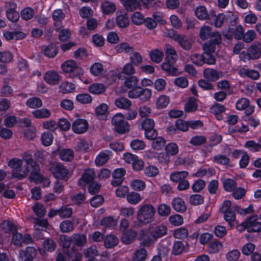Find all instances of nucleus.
Instances as JSON below:
<instances>
[{"instance_id": "obj_1", "label": "nucleus", "mask_w": 261, "mask_h": 261, "mask_svg": "<svg viewBox=\"0 0 261 261\" xmlns=\"http://www.w3.org/2000/svg\"><path fill=\"white\" fill-rule=\"evenodd\" d=\"M155 209L150 204H144L141 206L137 213V221L134 224L135 227H140L154 221Z\"/></svg>"}, {"instance_id": "obj_2", "label": "nucleus", "mask_w": 261, "mask_h": 261, "mask_svg": "<svg viewBox=\"0 0 261 261\" xmlns=\"http://www.w3.org/2000/svg\"><path fill=\"white\" fill-rule=\"evenodd\" d=\"M8 165L12 169V175L13 177L18 179H21L25 177L29 172V167L25 166L22 167V161L17 158H13L10 160Z\"/></svg>"}, {"instance_id": "obj_3", "label": "nucleus", "mask_w": 261, "mask_h": 261, "mask_svg": "<svg viewBox=\"0 0 261 261\" xmlns=\"http://www.w3.org/2000/svg\"><path fill=\"white\" fill-rule=\"evenodd\" d=\"M210 39V40L203 44V49L206 53H214L216 46L220 45L222 43L221 35L218 32L215 31Z\"/></svg>"}, {"instance_id": "obj_4", "label": "nucleus", "mask_w": 261, "mask_h": 261, "mask_svg": "<svg viewBox=\"0 0 261 261\" xmlns=\"http://www.w3.org/2000/svg\"><path fill=\"white\" fill-rule=\"evenodd\" d=\"M112 123L115 126V130L119 134H122L129 131V125L124 120L123 115L120 113L116 114L113 117Z\"/></svg>"}, {"instance_id": "obj_5", "label": "nucleus", "mask_w": 261, "mask_h": 261, "mask_svg": "<svg viewBox=\"0 0 261 261\" xmlns=\"http://www.w3.org/2000/svg\"><path fill=\"white\" fill-rule=\"evenodd\" d=\"M61 67L64 72L70 73V77H76L82 75L84 73L82 68L77 66L76 63L73 60L64 62Z\"/></svg>"}, {"instance_id": "obj_6", "label": "nucleus", "mask_w": 261, "mask_h": 261, "mask_svg": "<svg viewBox=\"0 0 261 261\" xmlns=\"http://www.w3.org/2000/svg\"><path fill=\"white\" fill-rule=\"evenodd\" d=\"M50 169L56 178L67 179L69 177V171L60 163L53 164Z\"/></svg>"}, {"instance_id": "obj_7", "label": "nucleus", "mask_w": 261, "mask_h": 261, "mask_svg": "<svg viewBox=\"0 0 261 261\" xmlns=\"http://www.w3.org/2000/svg\"><path fill=\"white\" fill-rule=\"evenodd\" d=\"M95 177V172L93 169H85L79 181V184L82 187H85L94 181Z\"/></svg>"}, {"instance_id": "obj_8", "label": "nucleus", "mask_w": 261, "mask_h": 261, "mask_svg": "<svg viewBox=\"0 0 261 261\" xmlns=\"http://www.w3.org/2000/svg\"><path fill=\"white\" fill-rule=\"evenodd\" d=\"M6 6L8 7L6 12L7 18L13 22H17L19 18V14L15 10L16 4L14 2H8Z\"/></svg>"}, {"instance_id": "obj_9", "label": "nucleus", "mask_w": 261, "mask_h": 261, "mask_svg": "<svg viewBox=\"0 0 261 261\" xmlns=\"http://www.w3.org/2000/svg\"><path fill=\"white\" fill-rule=\"evenodd\" d=\"M176 42L185 50L189 51L191 49L194 41L191 38L184 34H180V36L176 38Z\"/></svg>"}, {"instance_id": "obj_10", "label": "nucleus", "mask_w": 261, "mask_h": 261, "mask_svg": "<svg viewBox=\"0 0 261 261\" xmlns=\"http://www.w3.org/2000/svg\"><path fill=\"white\" fill-rule=\"evenodd\" d=\"M88 123L86 120L77 119L75 120L72 125V129L73 132L80 134L85 133L88 128Z\"/></svg>"}, {"instance_id": "obj_11", "label": "nucleus", "mask_w": 261, "mask_h": 261, "mask_svg": "<svg viewBox=\"0 0 261 261\" xmlns=\"http://www.w3.org/2000/svg\"><path fill=\"white\" fill-rule=\"evenodd\" d=\"M167 233V228L164 225L152 226L149 229V233L155 240L166 235Z\"/></svg>"}, {"instance_id": "obj_12", "label": "nucleus", "mask_w": 261, "mask_h": 261, "mask_svg": "<svg viewBox=\"0 0 261 261\" xmlns=\"http://www.w3.org/2000/svg\"><path fill=\"white\" fill-rule=\"evenodd\" d=\"M203 76L209 82H215L223 76L222 71H218L212 68H206L203 71Z\"/></svg>"}, {"instance_id": "obj_13", "label": "nucleus", "mask_w": 261, "mask_h": 261, "mask_svg": "<svg viewBox=\"0 0 261 261\" xmlns=\"http://www.w3.org/2000/svg\"><path fill=\"white\" fill-rule=\"evenodd\" d=\"M245 55L247 60H255L258 59L261 56V51L259 47L256 45H252L248 49L247 53L241 54V56Z\"/></svg>"}, {"instance_id": "obj_14", "label": "nucleus", "mask_w": 261, "mask_h": 261, "mask_svg": "<svg viewBox=\"0 0 261 261\" xmlns=\"http://www.w3.org/2000/svg\"><path fill=\"white\" fill-rule=\"evenodd\" d=\"M31 168L32 170L29 176L30 181H33L36 184L42 182L44 177L40 173V169L39 165L31 167Z\"/></svg>"}, {"instance_id": "obj_15", "label": "nucleus", "mask_w": 261, "mask_h": 261, "mask_svg": "<svg viewBox=\"0 0 261 261\" xmlns=\"http://www.w3.org/2000/svg\"><path fill=\"white\" fill-rule=\"evenodd\" d=\"M62 246L64 249V252L68 257L71 256V252L69 250L71 246V242H72V237H69L66 235H62L60 237Z\"/></svg>"}, {"instance_id": "obj_16", "label": "nucleus", "mask_w": 261, "mask_h": 261, "mask_svg": "<svg viewBox=\"0 0 261 261\" xmlns=\"http://www.w3.org/2000/svg\"><path fill=\"white\" fill-rule=\"evenodd\" d=\"M173 61L171 63L170 59H168V61L161 64V68L168 74L172 76H176L178 74V69L173 65Z\"/></svg>"}, {"instance_id": "obj_17", "label": "nucleus", "mask_w": 261, "mask_h": 261, "mask_svg": "<svg viewBox=\"0 0 261 261\" xmlns=\"http://www.w3.org/2000/svg\"><path fill=\"white\" fill-rule=\"evenodd\" d=\"M44 79L48 84L54 85L58 83L60 76L57 72L55 71H49L45 74Z\"/></svg>"}, {"instance_id": "obj_18", "label": "nucleus", "mask_w": 261, "mask_h": 261, "mask_svg": "<svg viewBox=\"0 0 261 261\" xmlns=\"http://www.w3.org/2000/svg\"><path fill=\"white\" fill-rule=\"evenodd\" d=\"M37 254V251L34 247H27L24 251H21L20 253V256L22 259L30 260L33 259Z\"/></svg>"}, {"instance_id": "obj_19", "label": "nucleus", "mask_w": 261, "mask_h": 261, "mask_svg": "<svg viewBox=\"0 0 261 261\" xmlns=\"http://www.w3.org/2000/svg\"><path fill=\"white\" fill-rule=\"evenodd\" d=\"M110 150H105L101 152L96 157L95 163L97 166H102L105 164L112 155Z\"/></svg>"}, {"instance_id": "obj_20", "label": "nucleus", "mask_w": 261, "mask_h": 261, "mask_svg": "<svg viewBox=\"0 0 261 261\" xmlns=\"http://www.w3.org/2000/svg\"><path fill=\"white\" fill-rule=\"evenodd\" d=\"M136 236V231L131 229L128 231H126L123 233L121 237V241L124 244L128 245L135 240Z\"/></svg>"}, {"instance_id": "obj_21", "label": "nucleus", "mask_w": 261, "mask_h": 261, "mask_svg": "<svg viewBox=\"0 0 261 261\" xmlns=\"http://www.w3.org/2000/svg\"><path fill=\"white\" fill-rule=\"evenodd\" d=\"M149 57L152 62L155 63H160L164 57L163 52L159 49L151 50L149 54Z\"/></svg>"}, {"instance_id": "obj_22", "label": "nucleus", "mask_w": 261, "mask_h": 261, "mask_svg": "<svg viewBox=\"0 0 261 261\" xmlns=\"http://www.w3.org/2000/svg\"><path fill=\"white\" fill-rule=\"evenodd\" d=\"M173 208L178 212H184L186 210V206L184 201L180 198H175L172 203Z\"/></svg>"}, {"instance_id": "obj_23", "label": "nucleus", "mask_w": 261, "mask_h": 261, "mask_svg": "<svg viewBox=\"0 0 261 261\" xmlns=\"http://www.w3.org/2000/svg\"><path fill=\"white\" fill-rule=\"evenodd\" d=\"M195 15L200 20H208L210 18V13L208 14L206 9L204 6H199L195 9Z\"/></svg>"}, {"instance_id": "obj_24", "label": "nucleus", "mask_w": 261, "mask_h": 261, "mask_svg": "<svg viewBox=\"0 0 261 261\" xmlns=\"http://www.w3.org/2000/svg\"><path fill=\"white\" fill-rule=\"evenodd\" d=\"M225 18V15L223 14H219L217 16L214 13V12H210V21H213L216 28L221 27Z\"/></svg>"}, {"instance_id": "obj_25", "label": "nucleus", "mask_w": 261, "mask_h": 261, "mask_svg": "<svg viewBox=\"0 0 261 261\" xmlns=\"http://www.w3.org/2000/svg\"><path fill=\"white\" fill-rule=\"evenodd\" d=\"M71 237L72 242L77 246H83L86 243V237L82 233H74Z\"/></svg>"}, {"instance_id": "obj_26", "label": "nucleus", "mask_w": 261, "mask_h": 261, "mask_svg": "<svg viewBox=\"0 0 261 261\" xmlns=\"http://www.w3.org/2000/svg\"><path fill=\"white\" fill-rule=\"evenodd\" d=\"M32 115L37 119H45L50 116L51 112L48 109L43 108L33 111Z\"/></svg>"}, {"instance_id": "obj_27", "label": "nucleus", "mask_w": 261, "mask_h": 261, "mask_svg": "<svg viewBox=\"0 0 261 261\" xmlns=\"http://www.w3.org/2000/svg\"><path fill=\"white\" fill-rule=\"evenodd\" d=\"M118 239L114 235L110 234L106 236L104 240V244L106 248H111L116 246L118 243Z\"/></svg>"}, {"instance_id": "obj_28", "label": "nucleus", "mask_w": 261, "mask_h": 261, "mask_svg": "<svg viewBox=\"0 0 261 261\" xmlns=\"http://www.w3.org/2000/svg\"><path fill=\"white\" fill-rule=\"evenodd\" d=\"M139 240L141 241L140 244L144 247H149L153 241L151 238L147 236L146 231L142 230L139 233Z\"/></svg>"}, {"instance_id": "obj_29", "label": "nucleus", "mask_w": 261, "mask_h": 261, "mask_svg": "<svg viewBox=\"0 0 261 261\" xmlns=\"http://www.w3.org/2000/svg\"><path fill=\"white\" fill-rule=\"evenodd\" d=\"M115 104L119 108L127 109L130 107L132 102L126 98L120 97L115 100Z\"/></svg>"}, {"instance_id": "obj_30", "label": "nucleus", "mask_w": 261, "mask_h": 261, "mask_svg": "<svg viewBox=\"0 0 261 261\" xmlns=\"http://www.w3.org/2000/svg\"><path fill=\"white\" fill-rule=\"evenodd\" d=\"M44 54L47 57L53 58L58 52V49L55 44H50L43 49Z\"/></svg>"}, {"instance_id": "obj_31", "label": "nucleus", "mask_w": 261, "mask_h": 261, "mask_svg": "<svg viewBox=\"0 0 261 261\" xmlns=\"http://www.w3.org/2000/svg\"><path fill=\"white\" fill-rule=\"evenodd\" d=\"M88 90L91 93L100 94L105 91L106 87L103 84L95 83L90 85Z\"/></svg>"}, {"instance_id": "obj_32", "label": "nucleus", "mask_w": 261, "mask_h": 261, "mask_svg": "<svg viewBox=\"0 0 261 261\" xmlns=\"http://www.w3.org/2000/svg\"><path fill=\"white\" fill-rule=\"evenodd\" d=\"M59 155L62 160L69 162L73 159V151L70 149H63L60 151Z\"/></svg>"}, {"instance_id": "obj_33", "label": "nucleus", "mask_w": 261, "mask_h": 261, "mask_svg": "<svg viewBox=\"0 0 261 261\" xmlns=\"http://www.w3.org/2000/svg\"><path fill=\"white\" fill-rule=\"evenodd\" d=\"M103 12L105 14H109L114 13L116 10L115 4L111 2L105 1L101 4Z\"/></svg>"}, {"instance_id": "obj_34", "label": "nucleus", "mask_w": 261, "mask_h": 261, "mask_svg": "<svg viewBox=\"0 0 261 261\" xmlns=\"http://www.w3.org/2000/svg\"><path fill=\"white\" fill-rule=\"evenodd\" d=\"M26 105L32 109H37L42 106V102L41 99L37 97L30 98L26 102Z\"/></svg>"}, {"instance_id": "obj_35", "label": "nucleus", "mask_w": 261, "mask_h": 261, "mask_svg": "<svg viewBox=\"0 0 261 261\" xmlns=\"http://www.w3.org/2000/svg\"><path fill=\"white\" fill-rule=\"evenodd\" d=\"M213 33L210 27L203 26L200 30L199 37L201 39L205 40L209 39Z\"/></svg>"}, {"instance_id": "obj_36", "label": "nucleus", "mask_w": 261, "mask_h": 261, "mask_svg": "<svg viewBox=\"0 0 261 261\" xmlns=\"http://www.w3.org/2000/svg\"><path fill=\"white\" fill-rule=\"evenodd\" d=\"M188 175V172L185 171L175 172L170 174V178L171 180L173 182L180 181L184 179Z\"/></svg>"}, {"instance_id": "obj_37", "label": "nucleus", "mask_w": 261, "mask_h": 261, "mask_svg": "<svg viewBox=\"0 0 261 261\" xmlns=\"http://www.w3.org/2000/svg\"><path fill=\"white\" fill-rule=\"evenodd\" d=\"M61 232L64 233L69 232L73 230V223L69 220H65L62 222L60 225Z\"/></svg>"}, {"instance_id": "obj_38", "label": "nucleus", "mask_w": 261, "mask_h": 261, "mask_svg": "<svg viewBox=\"0 0 261 261\" xmlns=\"http://www.w3.org/2000/svg\"><path fill=\"white\" fill-rule=\"evenodd\" d=\"M115 49L117 52L120 53L124 51L125 53H132L134 50L133 47L129 46L127 43H121L117 44Z\"/></svg>"}, {"instance_id": "obj_39", "label": "nucleus", "mask_w": 261, "mask_h": 261, "mask_svg": "<svg viewBox=\"0 0 261 261\" xmlns=\"http://www.w3.org/2000/svg\"><path fill=\"white\" fill-rule=\"evenodd\" d=\"M116 21L117 25L121 28H126L129 24V19L126 14L117 16Z\"/></svg>"}, {"instance_id": "obj_40", "label": "nucleus", "mask_w": 261, "mask_h": 261, "mask_svg": "<svg viewBox=\"0 0 261 261\" xmlns=\"http://www.w3.org/2000/svg\"><path fill=\"white\" fill-rule=\"evenodd\" d=\"M138 83V79L135 76H129L125 77L124 84L129 89L135 88L137 87Z\"/></svg>"}, {"instance_id": "obj_41", "label": "nucleus", "mask_w": 261, "mask_h": 261, "mask_svg": "<svg viewBox=\"0 0 261 261\" xmlns=\"http://www.w3.org/2000/svg\"><path fill=\"white\" fill-rule=\"evenodd\" d=\"M166 141L164 138L157 137L152 140V147L154 149L161 150L165 146Z\"/></svg>"}, {"instance_id": "obj_42", "label": "nucleus", "mask_w": 261, "mask_h": 261, "mask_svg": "<svg viewBox=\"0 0 261 261\" xmlns=\"http://www.w3.org/2000/svg\"><path fill=\"white\" fill-rule=\"evenodd\" d=\"M191 62L197 65L202 66L204 64V56L203 54H194L190 56Z\"/></svg>"}, {"instance_id": "obj_43", "label": "nucleus", "mask_w": 261, "mask_h": 261, "mask_svg": "<svg viewBox=\"0 0 261 261\" xmlns=\"http://www.w3.org/2000/svg\"><path fill=\"white\" fill-rule=\"evenodd\" d=\"M144 90V88H143L140 86H138L129 91L128 92V96L131 98H139L140 99Z\"/></svg>"}, {"instance_id": "obj_44", "label": "nucleus", "mask_w": 261, "mask_h": 261, "mask_svg": "<svg viewBox=\"0 0 261 261\" xmlns=\"http://www.w3.org/2000/svg\"><path fill=\"white\" fill-rule=\"evenodd\" d=\"M75 89V85L69 82H64L60 86V90L63 93L72 92Z\"/></svg>"}, {"instance_id": "obj_45", "label": "nucleus", "mask_w": 261, "mask_h": 261, "mask_svg": "<svg viewBox=\"0 0 261 261\" xmlns=\"http://www.w3.org/2000/svg\"><path fill=\"white\" fill-rule=\"evenodd\" d=\"M34 15V11L33 9L30 7L24 8L20 12L21 17L25 20L31 19L33 17Z\"/></svg>"}, {"instance_id": "obj_46", "label": "nucleus", "mask_w": 261, "mask_h": 261, "mask_svg": "<svg viewBox=\"0 0 261 261\" xmlns=\"http://www.w3.org/2000/svg\"><path fill=\"white\" fill-rule=\"evenodd\" d=\"M170 99L169 97L162 95L160 96L157 99L156 106L158 109H163L167 106L169 102Z\"/></svg>"}, {"instance_id": "obj_47", "label": "nucleus", "mask_w": 261, "mask_h": 261, "mask_svg": "<svg viewBox=\"0 0 261 261\" xmlns=\"http://www.w3.org/2000/svg\"><path fill=\"white\" fill-rule=\"evenodd\" d=\"M23 160L25 161L27 164V166L29 167L30 166L31 167L38 165L37 162L33 159L32 155L29 152H25L22 154V155Z\"/></svg>"}, {"instance_id": "obj_48", "label": "nucleus", "mask_w": 261, "mask_h": 261, "mask_svg": "<svg viewBox=\"0 0 261 261\" xmlns=\"http://www.w3.org/2000/svg\"><path fill=\"white\" fill-rule=\"evenodd\" d=\"M158 212L160 216L167 217L170 214L171 208L166 204H161L158 206Z\"/></svg>"}, {"instance_id": "obj_49", "label": "nucleus", "mask_w": 261, "mask_h": 261, "mask_svg": "<svg viewBox=\"0 0 261 261\" xmlns=\"http://www.w3.org/2000/svg\"><path fill=\"white\" fill-rule=\"evenodd\" d=\"M77 101L82 104L89 103L92 101V97L88 93H81L76 95Z\"/></svg>"}, {"instance_id": "obj_50", "label": "nucleus", "mask_w": 261, "mask_h": 261, "mask_svg": "<svg viewBox=\"0 0 261 261\" xmlns=\"http://www.w3.org/2000/svg\"><path fill=\"white\" fill-rule=\"evenodd\" d=\"M223 187L226 191H233L237 187V183L235 180L228 178L223 181Z\"/></svg>"}, {"instance_id": "obj_51", "label": "nucleus", "mask_w": 261, "mask_h": 261, "mask_svg": "<svg viewBox=\"0 0 261 261\" xmlns=\"http://www.w3.org/2000/svg\"><path fill=\"white\" fill-rule=\"evenodd\" d=\"M222 248V244L219 241L211 243L208 246L207 251L210 253H215L220 251Z\"/></svg>"}, {"instance_id": "obj_52", "label": "nucleus", "mask_w": 261, "mask_h": 261, "mask_svg": "<svg viewBox=\"0 0 261 261\" xmlns=\"http://www.w3.org/2000/svg\"><path fill=\"white\" fill-rule=\"evenodd\" d=\"M257 215H252L246 221L242 222L241 225L243 226V229H247L248 230V228L252 227L255 222H257Z\"/></svg>"}, {"instance_id": "obj_53", "label": "nucleus", "mask_w": 261, "mask_h": 261, "mask_svg": "<svg viewBox=\"0 0 261 261\" xmlns=\"http://www.w3.org/2000/svg\"><path fill=\"white\" fill-rule=\"evenodd\" d=\"M127 200L132 204H135L141 200V196L138 193L132 192L127 195Z\"/></svg>"}, {"instance_id": "obj_54", "label": "nucleus", "mask_w": 261, "mask_h": 261, "mask_svg": "<svg viewBox=\"0 0 261 261\" xmlns=\"http://www.w3.org/2000/svg\"><path fill=\"white\" fill-rule=\"evenodd\" d=\"M234 210L227 211L221 212L224 214V218L228 222L230 227H232L231 223L236 220V214Z\"/></svg>"}, {"instance_id": "obj_55", "label": "nucleus", "mask_w": 261, "mask_h": 261, "mask_svg": "<svg viewBox=\"0 0 261 261\" xmlns=\"http://www.w3.org/2000/svg\"><path fill=\"white\" fill-rule=\"evenodd\" d=\"M123 5L127 11H133L138 7L137 0H123Z\"/></svg>"}, {"instance_id": "obj_56", "label": "nucleus", "mask_w": 261, "mask_h": 261, "mask_svg": "<svg viewBox=\"0 0 261 261\" xmlns=\"http://www.w3.org/2000/svg\"><path fill=\"white\" fill-rule=\"evenodd\" d=\"M130 55V62L134 65L137 66L140 65L142 62V59L141 55L137 51H132Z\"/></svg>"}, {"instance_id": "obj_57", "label": "nucleus", "mask_w": 261, "mask_h": 261, "mask_svg": "<svg viewBox=\"0 0 261 261\" xmlns=\"http://www.w3.org/2000/svg\"><path fill=\"white\" fill-rule=\"evenodd\" d=\"M103 70V65L100 63H95L90 68L91 73L95 76H98L101 74Z\"/></svg>"}, {"instance_id": "obj_58", "label": "nucleus", "mask_w": 261, "mask_h": 261, "mask_svg": "<svg viewBox=\"0 0 261 261\" xmlns=\"http://www.w3.org/2000/svg\"><path fill=\"white\" fill-rule=\"evenodd\" d=\"M159 173L158 168L153 165H149L144 169V174L148 177H154Z\"/></svg>"}, {"instance_id": "obj_59", "label": "nucleus", "mask_w": 261, "mask_h": 261, "mask_svg": "<svg viewBox=\"0 0 261 261\" xmlns=\"http://www.w3.org/2000/svg\"><path fill=\"white\" fill-rule=\"evenodd\" d=\"M146 256V251L142 248L136 251L133 257V261H143Z\"/></svg>"}, {"instance_id": "obj_60", "label": "nucleus", "mask_w": 261, "mask_h": 261, "mask_svg": "<svg viewBox=\"0 0 261 261\" xmlns=\"http://www.w3.org/2000/svg\"><path fill=\"white\" fill-rule=\"evenodd\" d=\"M165 150L169 155H175L178 152V147L175 143H171L166 146Z\"/></svg>"}, {"instance_id": "obj_61", "label": "nucleus", "mask_w": 261, "mask_h": 261, "mask_svg": "<svg viewBox=\"0 0 261 261\" xmlns=\"http://www.w3.org/2000/svg\"><path fill=\"white\" fill-rule=\"evenodd\" d=\"M13 59V55L9 51H0V62L4 63L10 62Z\"/></svg>"}, {"instance_id": "obj_62", "label": "nucleus", "mask_w": 261, "mask_h": 261, "mask_svg": "<svg viewBox=\"0 0 261 261\" xmlns=\"http://www.w3.org/2000/svg\"><path fill=\"white\" fill-rule=\"evenodd\" d=\"M131 19L132 22L136 25L141 24L145 19L144 16L139 12L134 13L131 16Z\"/></svg>"}, {"instance_id": "obj_63", "label": "nucleus", "mask_w": 261, "mask_h": 261, "mask_svg": "<svg viewBox=\"0 0 261 261\" xmlns=\"http://www.w3.org/2000/svg\"><path fill=\"white\" fill-rule=\"evenodd\" d=\"M170 223L174 226H179L183 223V218L179 214H175L171 216L169 218Z\"/></svg>"}, {"instance_id": "obj_64", "label": "nucleus", "mask_w": 261, "mask_h": 261, "mask_svg": "<svg viewBox=\"0 0 261 261\" xmlns=\"http://www.w3.org/2000/svg\"><path fill=\"white\" fill-rule=\"evenodd\" d=\"M53 139V135L50 132H45L42 134L41 141L44 146L50 145L52 143Z\"/></svg>"}]
</instances>
